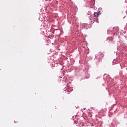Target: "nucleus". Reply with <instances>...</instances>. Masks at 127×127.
<instances>
[{
  "mask_svg": "<svg viewBox=\"0 0 127 127\" xmlns=\"http://www.w3.org/2000/svg\"><path fill=\"white\" fill-rule=\"evenodd\" d=\"M101 14V12H94V17H99V15Z\"/></svg>",
  "mask_w": 127,
  "mask_h": 127,
  "instance_id": "f257e3e1",
  "label": "nucleus"
}]
</instances>
